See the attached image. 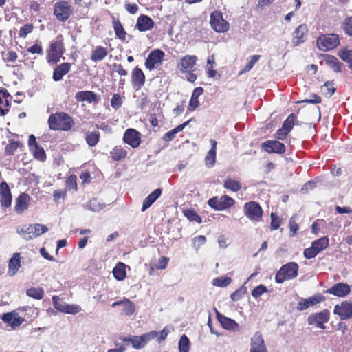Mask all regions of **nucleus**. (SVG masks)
I'll return each instance as SVG.
<instances>
[{"label":"nucleus","instance_id":"obj_47","mask_svg":"<svg viewBox=\"0 0 352 352\" xmlns=\"http://www.w3.org/2000/svg\"><path fill=\"white\" fill-rule=\"evenodd\" d=\"M88 208L93 212H99L105 207L104 203L100 202L97 199H93L87 204Z\"/></svg>","mask_w":352,"mask_h":352},{"label":"nucleus","instance_id":"obj_61","mask_svg":"<svg viewBox=\"0 0 352 352\" xmlns=\"http://www.w3.org/2000/svg\"><path fill=\"white\" fill-rule=\"evenodd\" d=\"M65 184L67 188L71 189H77V184H76V176L74 175H72L67 177L65 181Z\"/></svg>","mask_w":352,"mask_h":352},{"label":"nucleus","instance_id":"obj_2","mask_svg":"<svg viewBox=\"0 0 352 352\" xmlns=\"http://www.w3.org/2000/svg\"><path fill=\"white\" fill-rule=\"evenodd\" d=\"M298 269L299 266L296 262H289L283 265L276 274V282L283 283L286 280L294 279L298 276Z\"/></svg>","mask_w":352,"mask_h":352},{"label":"nucleus","instance_id":"obj_49","mask_svg":"<svg viewBox=\"0 0 352 352\" xmlns=\"http://www.w3.org/2000/svg\"><path fill=\"white\" fill-rule=\"evenodd\" d=\"M111 154L114 160L119 161L126 157V151L120 146H116Z\"/></svg>","mask_w":352,"mask_h":352},{"label":"nucleus","instance_id":"obj_24","mask_svg":"<svg viewBox=\"0 0 352 352\" xmlns=\"http://www.w3.org/2000/svg\"><path fill=\"white\" fill-rule=\"evenodd\" d=\"M155 25L153 19L148 15L141 14L137 20L135 27L140 32L151 30Z\"/></svg>","mask_w":352,"mask_h":352},{"label":"nucleus","instance_id":"obj_13","mask_svg":"<svg viewBox=\"0 0 352 352\" xmlns=\"http://www.w3.org/2000/svg\"><path fill=\"white\" fill-rule=\"evenodd\" d=\"M325 297L320 293H317L314 296L308 298H302L298 302L296 309L298 311H303L308 309L310 306H314L318 303L324 301Z\"/></svg>","mask_w":352,"mask_h":352},{"label":"nucleus","instance_id":"obj_4","mask_svg":"<svg viewBox=\"0 0 352 352\" xmlns=\"http://www.w3.org/2000/svg\"><path fill=\"white\" fill-rule=\"evenodd\" d=\"M316 43L320 50L329 51L340 44V37L337 34H322L317 38Z\"/></svg>","mask_w":352,"mask_h":352},{"label":"nucleus","instance_id":"obj_39","mask_svg":"<svg viewBox=\"0 0 352 352\" xmlns=\"http://www.w3.org/2000/svg\"><path fill=\"white\" fill-rule=\"evenodd\" d=\"M28 296L36 300H41L44 297L45 292L41 287H30L26 290Z\"/></svg>","mask_w":352,"mask_h":352},{"label":"nucleus","instance_id":"obj_62","mask_svg":"<svg viewBox=\"0 0 352 352\" xmlns=\"http://www.w3.org/2000/svg\"><path fill=\"white\" fill-rule=\"evenodd\" d=\"M281 224V220L274 213L271 214V229L277 230Z\"/></svg>","mask_w":352,"mask_h":352},{"label":"nucleus","instance_id":"obj_22","mask_svg":"<svg viewBox=\"0 0 352 352\" xmlns=\"http://www.w3.org/2000/svg\"><path fill=\"white\" fill-rule=\"evenodd\" d=\"M250 352H267L264 340L260 332H256L252 338Z\"/></svg>","mask_w":352,"mask_h":352},{"label":"nucleus","instance_id":"obj_54","mask_svg":"<svg viewBox=\"0 0 352 352\" xmlns=\"http://www.w3.org/2000/svg\"><path fill=\"white\" fill-rule=\"evenodd\" d=\"M185 217L190 221L201 223V218L192 210H187L184 212Z\"/></svg>","mask_w":352,"mask_h":352},{"label":"nucleus","instance_id":"obj_30","mask_svg":"<svg viewBox=\"0 0 352 352\" xmlns=\"http://www.w3.org/2000/svg\"><path fill=\"white\" fill-rule=\"evenodd\" d=\"M76 99L78 101H87L89 103L98 102L99 98L98 96L91 91H78L76 94Z\"/></svg>","mask_w":352,"mask_h":352},{"label":"nucleus","instance_id":"obj_10","mask_svg":"<svg viewBox=\"0 0 352 352\" xmlns=\"http://www.w3.org/2000/svg\"><path fill=\"white\" fill-rule=\"evenodd\" d=\"M244 212L246 217L252 221H258L263 215V210L255 201H250L245 204Z\"/></svg>","mask_w":352,"mask_h":352},{"label":"nucleus","instance_id":"obj_29","mask_svg":"<svg viewBox=\"0 0 352 352\" xmlns=\"http://www.w3.org/2000/svg\"><path fill=\"white\" fill-rule=\"evenodd\" d=\"M210 142L211 144V148L209 150V151L207 153V155L205 157V163L206 166L210 168L212 167L216 162V149H217V142L211 139L210 140Z\"/></svg>","mask_w":352,"mask_h":352},{"label":"nucleus","instance_id":"obj_19","mask_svg":"<svg viewBox=\"0 0 352 352\" xmlns=\"http://www.w3.org/2000/svg\"><path fill=\"white\" fill-rule=\"evenodd\" d=\"M351 292L350 286L344 283H338L329 288L326 292L336 296L338 297H344Z\"/></svg>","mask_w":352,"mask_h":352},{"label":"nucleus","instance_id":"obj_33","mask_svg":"<svg viewBox=\"0 0 352 352\" xmlns=\"http://www.w3.org/2000/svg\"><path fill=\"white\" fill-rule=\"evenodd\" d=\"M50 52L52 53L64 54L65 48L62 35H58L56 40L51 43Z\"/></svg>","mask_w":352,"mask_h":352},{"label":"nucleus","instance_id":"obj_43","mask_svg":"<svg viewBox=\"0 0 352 352\" xmlns=\"http://www.w3.org/2000/svg\"><path fill=\"white\" fill-rule=\"evenodd\" d=\"M296 115L294 113H291L284 121L282 126L286 130V131L289 133L293 129L294 125L295 124H298V122H296Z\"/></svg>","mask_w":352,"mask_h":352},{"label":"nucleus","instance_id":"obj_1","mask_svg":"<svg viewBox=\"0 0 352 352\" xmlns=\"http://www.w3.org/2000/svg\"><path fill=\"white\" fill-rule=\"evenodd\" d=\"M49 127L51 130H70L74 124V120L67 113L61 112L51 114L48 119Z\"/></svg>","mask_w":352,"mask_h":352},{"label":"nucleus","instance_id":"obj_7","mask_svg":"<svg viewBox=\"0 0 352 352\" xmlns=\"http://www.w3.org/2000/svg\"><path fill=\"white\" fill-rule=\"evenodd\" d=\"M330 312L328 309H324L318 313L311 314L307 318V322L309 325H315L316 327L324 329V323L329 320Z\"/></svg>","mask_w":352,"mask_h":352},{"label":"nucleus","instance_id":"obj_58","mask_svg":"<svg viewBox=\"0 0 352 352\" xmlns=\"http://www.w3.org/2000/svg\"><path fill=\"white\" fill-rule=\"evenodd\" d=\"M267 292V289L266 286L264 285H259L252 291V296L254 298H257Z\"/></svg>","mask_w":352,"mask_h":352},{"label":"nucleus","instance_id":"obj_26","mask_svg":"<svg viewBox=\"0 0 352 352\" xmlns=\"http://www.w3.org/2000/svg\"><path fill=\"white\" fill-rule=\"evenodd\" d=\"M30 196L26 193H21L16 199L14 207L15 212L21 214L28 208Z\"/></svg>","mask_w":352,"mask_h":352},{"label":"nucleus","instance_id":"obj_5","mask_svg":"<svg viewBox=\"0 0 352 352\" xmlns=\"http://www.w3.org/2000/svg\"><path fill=\"white\" fill-rule=\"evenodd\" d=\"M72 10L68 1L61 0L54 4V14L61 21H66L71 16Z\"/></svg>","mask_w":352,"mask_h":352},{"label":"nucleus","instance_id":"obj_52","mask_svg":"<svg viewBox=\"0 0 352 352\" xmlns=\"http://www.w3.org/2000/svg\"><path fill=\"white\" fill-rule=\"evenodd\" d=\"M123 306V312L127 316H131L135 310V305L133 302L130 301L129 299L124 300Z\"/></svg>","mask_w":352,"mask_h":352},{"label":"nucleus","instance_id":"obj_23","mask_svg":"<svg viewBox=\"0 0 352 352\" xmlns=\"http://www.w3.org/2000/svg\"><path fill=\"white\" fill-rule=\"evenodd\" d=\"M131 81L133 87L136 91L140 89L144 85L145 75L140 68L136 67L133 69L131 74Z\"/></svg>","mask_w":352,"mask_h":352},{"label":"nucleus","instance_id":"obj_11","mask_svg":"<svg viewBox=\"0 0 352 352\" xmlns=\"http://www.w3.org/2000/svg\"><path fill=\"white\" fill-rule=\"evenodd\" d=\"M164 55V52L160 49L153 50L145 60V67L150 71L153 70L156 64L162 62Z\"/></svg>","mask_w":352,"mask_h":352},{"label":"nucleus","instance_id":"obj_25","mask_svg":"<svg viewBox=\"0 0 352 352\" xmlns=\"http://www.w3.org/2000/svg\"><path fill=\"white\" fill-rule=\"evenodd\" d=\"M325 63L336 72H342L345 69V65L334 56L324 54Z\"/></svg>","mask_w":352,"mask_h":352},{"label":"nucleus","instance_id":"obj_48","mask_svg":"<svg viewBox=\"0 0 352 352\" xmlns=\"http://www.w3.org/2000/svg\"><path fill=\"white\" fill-rule=\"evenodd\" d=\"M333 82L327 81L322 87L321 90L325 96L331 97L336 91V89L333 87Z\"/></svg>","mask_w":352,"mask_h":352},{"label":"nucleus","instance_id":"obj_12","mask_svg":"<svg viewBox=\"0 0 352 352\" xmlns=\"http://www.w3.org/2000/svg\"><path fill=\"white\" fill-rule=\"evenodd\" d=\"M0 204L3 209L11 206L12 196L8 184L6 182L0 183Z\"/></svg>","mask_w":352,"mask_h":352},{"label":"nucleus","instance_id":"obj_37","mask_svg":"<svg viewBox=\"0 0 352 352\" xmlns=\"http://www.w3.org/2000/svg\"><path fill=\"white\" fill-rule=\"evenodd\" d=\"M21 257L19 253H14L9 261L8 267L10 271L12 272V275L15 274L20 267Z\"/></svg>","mask_w":352,"mask_h":352},{"label":"nucleus","instance_id":"obj_53","mask_svg":"<svg viewBox=\"0 0 352 352\" xmlns=\"http://www.w3.org/2000/svg\"><path fill=\"white\" fill-rule=\"evenodd\" d=\"M247 292V288L243 285L238 289H236L235 292H234L231 296L230 298L232 301L236 302L239 301L240 299L243 298V296L246 294Z\"/></svg>","mask_w":352,"mask_h":352},{"label":"nucleus","instance_id":"obj_59","mask_svg":"<svg viewBox=\"0 0 352 352\" xmlns=\"http://www.w3.org/2000/svg\"><path fill=\"white\" fill-rule=\"evenodd\" d=\"M33 29L32 24H26L21 28L19 35L20 37L25 38L28 34L32 32Z\"/></svg>","mask_w":352,"mask_h":352},{"label":"nucleus","instance_id":"obj_32","mask_svg":"<svg viewBox=\"0 0 352 352\" xmlns=\"http://www.w3.org/2000/svg\"><path fill=\"white\" fill-rule=\"evenodd\" d=\"M113 28L114 29L116 36L121 41H124L126 38V32L118 19L113 16Z\"/></svg>","mask_w":352,"mask_h":352},{"label":"nucleus","instance_id":"obj_51","mask_svg":"<svg viewBox=\"0 0 352 352\" xmlns=\"http://www.w3.org/2000/svg\"><path fill=\"white\" fill-rule=\"evenodd\" d=\"M31 151L33 152L34 156L36 160L41 162H43L46 160L45 152L43 148L40 145L36 146L33 149H31Z\"/></svg>","mask_w":352,"mask_h":352},{"label":"nucleus","instance_id":"obj_35","mask_svg":"<svg viewBox=\"0 0 352 352\" xmlns=\"http://www.w3.org/2000/svg\"><path fill=\"white\" fill-rule=\"evenodd\" d=\"M113 274L116 279L122 280L126 277V265L122 262H119L113 268Z\"/></svg>","mask_w":352,"mask_h":352},{"label":"nucleus","instance_id":"obj_15","mask_svg":"<svg viewBox=\"0 0 352 352\" xmlns=\"http://www.w3.org/2000/svg\"><path fill=\"white\" fill-rule=\"evenodd\" d=\"M333 312L338 315L341 320H347L352 318V302L346 300L340 305H336Z\"/></svg>","mask_w":352,"mask_h":352},{"label":"nucleus","instance_id":"obj_34","mask_svg":"<svg viewBox=\"0 0 352 352\" xmlns=\"http://www.w3.org/2000/svg\"><path fill=\"white\" fill-rule=\"evenodd\" d=\"M329 245V239L327 236L321 237L311 243V246L316 250V253H320Z\"/></svg>","mask_w":352,"mask_h":352},{"label":"nucleus","instance_id":"obj_31","mask_svg":"<svg viewBox=\"0 0 352 352\" xmlns=\"http://www.w3.org/2000/svg\"><path fill=\"white\" fill-rule=\"evenodd\" d=\"M204 93V89L201 87L195 88L192 94L189 104L188 110L194 111L199 106L198 98Z\"/></svg>","mask_w":352,"mask_h":352},{"label":"nucleus","instance_id":"obj_57","mask_svg":"<svg viewBox=\"0 0 352 352\" xmlns=\"http://www.w3.org/2000/svg\"><path fill=\"white\" fill-rule=\"evenodd\" d=\"M122 100L121 96L118 94H116L113 96L111 100V107L117 110L122 107Z\"/></svg>","mask_w":352,"mask_h":352},{"label":"nucleus","instance_id":"obj_50","mask_svg":"<svg viewBox=\"0 0 352 352\" xmlns=\"http://www.w3.org/2000/svg\"><path fill=\"white\" fill-rule=\"evenodd\" d=\"M22 144L20 142H16L14 140H11L9 144L6 146V153L8 155H12L14 153L16 149Z\"/></svg>","mask_w":352,"mask_h":352},{"label":"nucleus","instance_id":"obj_17","mask_svg":"<svg viewBox=\"0 0 352 352\" xmlns=\"http://www.w3.org/2000/svg\"><path fill=\"white\" fill-rule=\"evenodd\" d=\"M123 140L131 147L137 148L141 142L140 133L135 129H128L124 134Z\"/></svg>","mask_w":352,"mask_h":352},{"label":"nucleus","instance_id":"obj_42","mask_svg":"<svg viewBox=\"0 0 352 352\" xmlns=\"http://www.w3.org/2000/svg\"><path fill=\"white\" fill-rule=\"evenodd\" d=\"M223 186L225 188L231 190L233 192H238L241 188V185L239 182L230 178L225 180Z\"/></svg>","mask_w":352,"mask_h":352},{"label":"nucleus","instance_id":"obj_28","mask_svg":"<svg viewBox=\"0 0 352 352\" xmlns=\"http://www.w3.org/2000/svg\"><path fill=\"white\" fill-rule=\"evenodd\" d=\"M162 189L157 188L149 194L143 201L142 211L144 212L160 197L162 195Z\"/></svg>","mask_w":352,"mask_h":352},{"label":"nucleus","instance_id":"obj_45","mask_svg":"<svg viewBox=\"0 0 352 352\" xmlns=\"http://www.w3.org/2000/svg\"><path fill=\"white\" fill-rule=\"evenodd\" d=\"M344 33L352 37V16L346 17L341 23Z\"/></svg>","mask_w":352,"mask_h":352},{"label":"nucleus","instance_id":"obj_44","mask_svg":"<svg viewBox=\"0 0 352 352\" xmlns=\"http://www.w3.org/2000/svg\"><path fill=\"white\" fill-rule=\"evenodd\" d=\"M86 142L89 146H95L100 139V133L98 131H94L89 133L86 135Z\"/></svg>","mask_w":352,"mask_h":352},{"label":"nucleus","instance_id":"obj_60","mask_svg":"<svg viewBox=\"0 0 352 352\" xmlns=\"http://www.w3.org/2000/svg\"><path fill=\"white\" fill-rule=\"evenodd\" d=\"M296 215L292 216L289 219L290 236H294L298 230V225L296 223Z\"/></svg>","mask_w":352,"mask_h":352},{"label":"nucleus","instance_id":"obj_64","mask_svg":"<svg viewBox=\"0 0 352 352\" xmlns=\"http://www.w3.org/2000/svg\"><path fill=\"white\" fill-rule=\"evenodd\" d=\"M193 241L194 247L198 249L206 243V239L204 236L199 235L193 239Z\"/></svg>","mask_w":352,"mask_h":352},{"label":"nucleus","instance_id":"obj_6","mask_svg":"<svg viewBox=\"0 0 352 352\" xmlns=\"http://www.w3.org/2000/svg\"><path fill=\"white\" fill-rule=\"evenodd\" d=\"M208 204L215 210L221 211L232 207L234 204V200L228 195H223L220 198L214 197L210 199Z\"/></svg>","mask_w":352,"mask_h":352},{"label":"nucleus","instance_id":"obj_9","mask_svg":"<svg viewBox=\"0 0 352 352\" xmlns=\"http://www.w3.org/2000/svg\"><path fill=\"white\" fill-rule=\"evenodd\" d=\"M52 302L54 308L63 313L76 314L80 310V307L78 305H69L62 300L58 296H52Z\"/></svg>","mask_w":352,"mask_h":352},{"label":"nucleus","instance_id":"obj_41","mask_svg":"<svg viewBox=\"0 0 352 352\" xmlns=\"http://www.w3.org/2000/svg\"><path fill=\"white\" fill-rule=\"evenodd\" d=\"M16 232L20 236H21L25 240H31L34 239L28 238L29 236H32V235L33 234L32 224L29 225L28 226H24L21 228H18Z\"/></svg>","mask_w":352,"mask_h":352},{"label":"nucleus","instance_id":"obj_8","mask_svg":"<svg viewBox=\"0 0 352 352\" xmlns=\"http://www.w3.org/2000/svg\"><path fill=\"white\" fill-rule=\"evenodd\" d=\"M210 23L211 27L217 32H225L228 30L229 23L223 19L222 14L219 11H215L211 14Z\"/></svg>","mask_w":352,"mask_h":352},{"label":"nucleus","instance_id":"obj_20","mask_svg":"<svg viewBox=\"0 0 352 352\" xmlns=\"http://www.w3.org/2000/svg\"><path fill=\"white\" fill-rule=\"evenodd\" d=\"M197 57L196 56L186 55L178 63L177 68L182 73L192 70L196 64Z\"/></svg>","mask_w":352,"mask_h":352},{"label":"nucleus","instance_id":"obj_63","mask_svg":"<svg viewBox=\"0 0 352 352\" xmlns=\"http://www.w3.org/2000/svg\"><path fill=\"white\" fill-rule=\"evenodd\" d=\"M303 254L306 258L310 259V258H315L317 256L318 253H316V252L314 249V248L312 246H311L309 248L305 249V250L303 252Z\"/></svg>","mask_w":352,"mask_h":352},{"label":"nucleus","instance_id":"obj_16","mask_svg":"<svg viewBox=\"0 0 352 352\" xmlns=\"http://www.w3.org/2000/svg\"><path fill=\"white\" fill-rule=\"evenodd\" d=\"M1 318L13 329L19 327L25 320L24 318L19 316V314L15 311L3 314L1 316Z\"/></svg>","mask_w":352,"mask_h":352},{"label":"nucleus","instance_id":"obj_36","mask_svg":"<svg viewBox=\"0 0 352 352\" xmlns=\"http://www.w3.org/2000/svg\"><path fill=\"white\" fill-rule=\"evenodd\" d=\"M338 56L348 64L349 68L352 70V50L344 48L338 52Z\"/></svg>","mask_w":352,"mask_h":352},{"label":"nucleus","instance_id":"obj_40","mask_svg":"<svg viewBox=\"0 0 352 352\" xmlns=\"http://www.w3.org/2000/svg\"><path fill=\"white\" fill-rule=\"evenodd\" d=\"M32 226L33 230V234L32 236H29L28 238H36L48 231L47 227L43 224L35 223L32 224Z\"/></svg>","mask_w":352,"mask_h":352},{"label":"nucleus","instance_id":"obj_27","mask_svg":"<svg viewBox=\"0 0 352 352\" xmlns=\"http://www.w3.org/2000/svg\"><path fill=\"white\" fill-rule=\"evenodd\" d=\"M71 68V64L69 63H63L57 65L53 72V80L54 81L60 80L63 76L67 74Z\"/></svg>","mask_w":352,"mask_h":352},{"label":"nucleus","instance_id":"obj_56","mask_svg":"<svg viewBox=\"0 0 352 352\" xmlns=\"http://www.w3.org/2000/svg\"><path fill=\"white\" fill-rule=\"evenodd\" d=\"M259 55H253L251 56L250 60L248 63V64L245 66V67L240 72V74L247 72L252 69L254 64L259 60Z\"/></svg>","mask_w":352,"mask_h":352},{"label":"nucleus","instance_id":"obj_38","mask_svg":"<svg viewBox=\"0 0 352 352\" xmlns=\"http://www.w3.org/2000/svg\"><path fill=\"white\" fill-rule=\"evenodd\" d=\"M107 55V49L101 46H98L91 53V59L96 62L100 61L103 60Z\"/></svg>","mask_w":352,"mask_h":352},{"label":"nucleus","instance_id":"obj_3","mask_svg":"<svg viewBox=\"0 0 352 352\" xmlns=\"http://www.w3.org/2000/svg\"><path fill=\"white\" fill-rule=\"evenodd\" d=\"M157 331H151L140 336L124 337L122 338V340L126 344H131L135 349H140L144 347L150 340L157 338Z\"/></svg>","mask_w":352,"mask_h":352},{"label":"nucleus","instance_id":"obj_55","mask_svg":"<svg viewBox=\"0 0 352 352\" xmlns=\"http://www.w3.org/2000/svg\"><path fill=\"white\" fill-rule=\"evenodd\" d=\"M232 281L230 277L217 278L213 280V284L218 287H225L228 286Z\"/></svg>","mask_w":352,"mask_h":352},{"label":"nucleus","instance_id":"obj_21","mask_svg":"<svg viewBox=\"0 0 352 352\" xmlns=\"http://www.w3.org/2000/svg\"><path fill=\"white\" fill-rule=\"evenodd\" d=\"M308 29L305 24H301L298 26L293 32V44L294 46H298L300 44L306 41L307 38Z\"/></svg>","mask_w":352,"mask_h":352},{"label":"nucleus","instance_id":"obj_14","mask_svg":"<svg viewBox=\"0 0 352 352\" xmlns=\"http://www.w3.org/2000/svg\"><path fill=\"white\" fill-rule=\"evenodd\" d=\"M261 148L268 153L283 154L285 152V146L278 140H267L261 144Z\"/></svg>","mask_w":352,"mask_h":352},{"label":"nucleus","instance_id":"obj_18","mask_svg":"<svg viewBox=\"0 0 352 352\" xmlns=\"http://www.w3.org/2000/svg\"><path fill=\"white\" fill-rule=\"evenodd\" d=\"M216 315L217 320L220 322L223 329L234 332L239 330V324L235 320L223 316L217 310H216Z\"/></svg>","mask_w":352,"mask_h":352},{"label":"nucleus","instance_id":"obj_46","mask_svg":"<svg viewBox=\"0 0 352 352\" xmlns=\"http://www.w3.org/2000/svg\"><path fill=\"white\" fill-rule=\"evenodd\" d=\"M190 340L185 335H182L179 341V352H189L190 351Z\"/></svg>","mask_w":352,"mask_h":352}]
</instances>
